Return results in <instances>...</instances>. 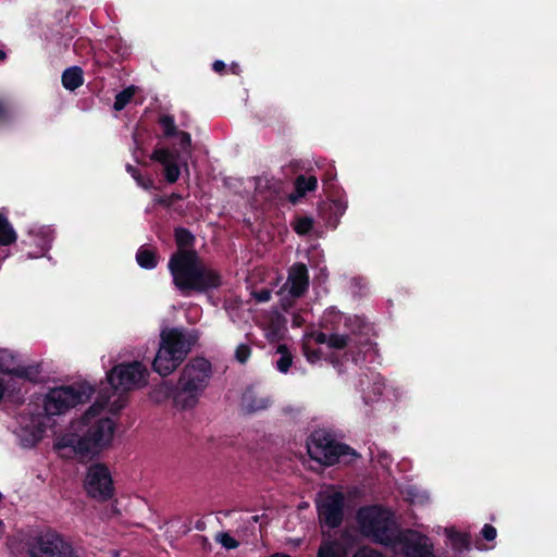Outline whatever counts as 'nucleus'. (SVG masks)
I'll list each match as a JSON object with an SVG mask.
<instances>
[{
    "label": "nucleus",
    "instance_id": "obj_40",
    "mask_svg": "<svg viewBox=\"0 0 557 557\" xmlns=\"http://www.w3.org/2000/svg\"><path fill=\"white\" fill-rule=\"evenodd\" d=\"M481 534L486 541L491 542V541L495 540V537L497 535V531L492 524L486 523L482 528Z\"/></svg>",
    "mask_w": 557,
    "mask_h": 557
},
{
    "label": "nucleus",
    "instance_id": "obj_20",
    "mask_svg": "<svg viewBox=\"0 0 557 557\" xmlns=\"http://www.w3.org/2000/svg\"><path fill=\"white\" fill-rule=\"evenodd\" d=\"M62 85L66 90L74 91L84 84V72L79 66H71L62 73Z\"/></svg>",
    "mask_w": 557,
    "mask_h": 557
},
{
    "label": "nucleus",
    "instance_id": "obj_54",
    "mask_svg": "<svg viewBox=\"0 0 557 557\" xmlns=\"http://www.w3.org/2000/svg\"><path fill=\"white\" fill-rule=\"evenodd\" d=\"M364 377L367 379V382H370L369 375L364 374Z\"/></svg>",
    "mask_w": 557,
    "mask_h": 557
},
{
    "label": "nucleus",
    "instance_id": "obj_24",
    "mask_svg": "<svg viewBox=\"0 0 557 557\" xmlns=\"http://www.w3.org/2000/svg\"><path fill=\"white\" fill-rule=\"evenodd\" d=\"M41 373V364L35 363V364H28V366H22L20 364L18 368H16V371L14 372L13 376H16L18 379H23L33 383L39 382V376Z\"/></svg>",
    "mask_w": 557,
    "mask_h": 557
},
{
    "label": "nucleus",
    "instance_id": "obj_18",
    "mask_svg": "<svg viewBox=\"0 0 557 557\" xmlns=\"http://www.w3.org/2000/svg\"><path fill=\"white\" fill-rule=\"evenodd\" d=\"M174 240L177 246V250L175 252H197L194 249L196 237L188 228L183 226L175 227Z\"/></svg>",
    "mask_w": 557,
    "mask_h": 557
},
{
    "label": "nucleus",
    "instance_id": "obj_7",
    "mask_svg": "<svg viewBox=\"0 0 557 557\" xmlns=\"http://www.w3.org/2000/svg\"><path fill=\"white\" fill-rule=\"evenodd\" d=\"M306 446L309 457L324 467H331L341 461L349 463L358 456L355 449L337 442L325 430L313 431Z\"/></svg>",
    "mask_w": 557,
    "mask_h": 557
},
{
    "label": "nucleus",
    "instance_id": "obj_27",
    "mask_svg": "<svg viewBox=\"0 0 557 557\" xmlns=\"http://www.w3.org/2000/svg\"><path fill=\"white\" fill-rule=\"evenodd\" d=\"M159 125L162 128L164 138H173L176 136L178 129L175 124V120L173 115L163 114L158 120Z\"/></svg>",
    "mask_w": 557,
    "mask_h": 557
},
{
    "label": "nucleus",
    "instance_id": "obj_15",
    "mask_svg": "<svg viewBox=\"0 0 557 557\" xmlns=\"http://www.w3.org/2000/svg\"><path fill=\"white\" fill-rule=\"evenodd\" d=\"M150 159L160 163L164 170V177L168 183L177 182L181 170L177 164V152L171 151L169 148L158 147L152 151Z\"/></svg>",
    "mask_w": 557,
    "mask_h": 557
},
{
    "label": "nucleus",
    "instance_id": "obj_25",
    "mask_svg": "<svg viewBox=\"0 0 557 557\" xmlns=\"http://www.w3.org/2000/svg\"><path fill=\"white\" fill-rule=\"evenodd\" d=\"M447 536L455 550L462 553L463 550H468L470 548V536L467 533L450 530L448 531Z\"/></svg>",
    "mask_w": 557,
    "mask_h": 557
},
{
    "label": "nucleus",
    "instance_id": "obj_30",
    "mask_svg": "<svg viewBox=\"0 0 557 557\" xmlns=\"http://www.w3.org/2000/svg\"><path fill=\"white\" fill-rule=\"evenodd\" d=\"M126 171H127V173H129L132 175V177L136 181V183L144 189L149 190L154 187L153 180L151 177L141 175L140 171L136 166H134L132 164H127Z\"/></svg>",
    "mask_w": 557,
    "mask_h": 557
},
{
    "label": "nucleus",
    "instance_id": "obj_9",
    "mask_svg": "<svg viewBox=\"0 0 557 557\" xmlns=\"http://www.w3.org/2000/svg\"><path fill=\"white\" fill-rule=\"evenodd\" d=\"M94 393V387L88 384L51 388L45 396L44 411L48 417L62 414L78 404L89 400Z\"/></svg>",
    "mask_w": 557,
    "mask_h": 557
},
{
    "label": "nucleus",
    "instance_id": "obj_35",
    "mask_svg": "<svg viewBox=\"0 0 557 557\" xmlns=\"http://www.w3.org/2000/svg\"><path fill=\"white\" fill-rule=\"evenodd\" d=\"M371 380L373 382L372 392L374 395H382L385 382L384 377L377 372H371Z\"/></svg>",
    "mask_w": 557,
    "mask_h": 557
},
{
    "label": "nucleus",
    "instance_id": "obj_46",
    "mask_svg": "<svg viewBox=\"0 0 557 557\" xmlns=\"http://www.w3.org/2000/svg\"><path fill=\"white\" fill-rule=\"evenodd\" d=\"M336 210L339 211L341 214L345 212L346 206H344L339 200L334 202Z\"/></svg>",
    "mask_w": 557,
    "mask_h": 557
},
{
    "label": "nucleus",
    "instance_id": "obj_8",
    "mask_svg": "<svg viewBox=\"0 0 557 557\" xmlns=\"http://www.w3.org/2000/svg\"><path fill=\"white\" fill-rule=\"evenodd\" d=\"M22 549L28 557H76L73 546L52 530L27 535Z\"/></svg>",
    "mask_w": 557,
    "mask_h": 557
},
{
    "label": "nucleus",
    "instance_id": "obj_12",
    "mask_svg": "<svg viewBox=\"0 0 557 557\" xmlns=\"http://www.w3.org/2000/svg\"><path fill=\"white\" fill-rule=\"evenodd\" d=\"M318 518L321 524L336 529L344 520L345 496L342 492L325 493L315 500Z\"/></svg>",
    "mask_w": 557,
    "mask_h": 557
},
{
    "label": "nucleus",
    "instance_id": "obj_50",
    "mask_svg": "<svg viewBox=\"0 0 557 557\" xmlns=\"http://www.w3.org/2000/svg\"><path fill=\"white\" fill-rule=\"evenodd\" d=\"M354 320H355L356 322H359L358 327H359V329H361V320H360V318H359V317H355V318H354Z\"/></svg>",
    "mask_w": 557,
    "mask_h": 557
},
{
    "label": "nucleus",
    "instance_id": "obj_17",
    "mask_svg": "<svg viewBox=\"0 0 557 557\" xmlns=\"http://www.w3.org/2000/svg\"><path fill=\"white\" fill-rule=\"evenodd\" d=\"M294 188L295 190L287 196V199L292 205H297L307 193L314 191L318 188V178L314 175L299 174L294 181Z\"/></svg>",
    "mask_w": 557,
    "mask_h": 557
},
{
    "label": "nucleus",
    "instance_id": "obj_49",
    "mask_svg": "<svg viewBox=\"0 0 557 557\" xmlns=\"http://www.w3.org/2000/svg\"><path fill=\"white\" fill-rule=\"evenodd\" d=\"M7 58V54L3 50H0V60H4Z\"/></svg>",
    "mask_w": 557,
    "mask_h": 557
},
{
    "label": "nucleus",
    "instance_id": "obj_1",
    "mask_svg": "<svg viewBox=\"0 0 557 557\" xmlns=\"http://www.w3.org/2000/svg\"><path fill=\"white\" fill-rule=\"evenodd\" d=\"M148 375L146 367L139 361L119 363L108 373L107 380L111 391L99 392L96 401L83 416L84 424L88 425L89 420L98 416L103 409L117 414L126 405L125 394L141 383L146 382Z\"/></svg>",
    "mask_w": 557,
    "mask_h": 557
},
{
    "label": "nucleus",
    "instance_id": "obj_51",
    "mask_svg": "<svg viewBox=\"0 0 557 557\" xmlns=\"http://www.w3.org/2000/svg\"><path fill=\"white\" fill-rule=\"evenodd\" d=\"M387 460H388V456L387 455H383L381 462H387Z\"/></svg>",
    "mask_w": 557,
    "mask_h": 557
},
{
    "label": "nucleus",
    "instance_id": "obj_32",
    "mask_svg": "<svg viewBox=\"0 0 557 557\" xmlns=\"http://www.w3.org/2000/svg\"><path fill=\"white\" fill-rule=\"evenodd\" d=\"M250 355H251V348L247 344H239L235 350V358L242 364L247 362Z\"/></svg>",
    "mask_w": 557,
    "mask_h": 557
},
{
    "label": "nucleus",
    "instance_id": "obj_42",
    "mask_svg": "<svg viewBox=\"0 0 557 557\" xmlns=\"http://www.w3.org/2000/svg\"><path fill=\"white\" fill-rule=\"evenodd\" d=\"M336 178V172H335V169L334 168H330L327 169L323 176L321 177L323 184L325 185H332L333 182L335 181Z\"/></svg>",
    "mask_w": 557,
    "mask_h": 557
},
{
    "label": "nucleus",
    "instance_id": "obj_6",
    "mask_svg": "<svg viewBox=\"0 0 557 557\" xmlns=\"http://www.w3.org/2000/svg\"><path fill=\"white\" fill-rule=\"evenodd\" d=\"M196 337L178 329L162 331L160 347L152 361V369L161 376L171 374L187 357Z\"/></svg>",
    "mask_w": 557,
    "mask_h": 557
},
{
    "label": "nucleus",
    "instance_id": "obj_10",
    "mask_svg": "<svg viewBox=\"0 0 557 557\" xmlns=\"http://www.w3.org/2000/svg\"><path fill=\"white\" fill-rule=\"evenodd\" d=\"M373 343L366 338L357 343L350 335H342L337 333L330 334L327 346L336 350L348 349L343 355L332 352L329 356L330 363L337 370L339 374L344 373V364L346 361L351 360L356 366L359 364L361 354H367L373 349Z\"/></svg>",
    "mask_w": 557,
    "mask_h": 557
},
{
    "label": "nucleus",
    "instance_id": "obj_4",
    "mask_svg": "<svg viewBox=\"0 0 557 557\" xmlns=\"http://www.w3.org/2000/svg\"><path fill=\"white\" fill-rule=\"evenodd\" d=\"M114 432L113 420L100 418L88 426L84 435H64L57 442L55 447L70 449L81 460L91 459L111 444Z\"/></svg>",
    "mask_w": 557,
    "mask_h": 557
},
{
    "label": "nucleus",
    "instance_id": "obj_2",
    "mask_svg": "<svg viewBox=\"0 0 557 557\" xmlns=\"http://www.w3.org/2000/svg\"><path fill=\"white\" fill-rule=\"evenodd\" d=\"M168 268L174 286L184 296L208 293L223 284L220 271L206 265L197 252H173Z\"/></svg>",
    "mask_w": 557,
    "mask_h": 557
},
{
    "label": "nucleus",
    "instance_id": "obj_19",
    "mask_svg": "<svg viewBox=\"0 0 557 557\" xmlns=\"http://www.w3.org/2000/svg\"><path fill=\"white\" fill-rule=\"evenodd\" d=\"M136 261L138 265L146 270H152L157 268L159 263V255L156 248L147 245H143L136 252Z\"/></svg>",
    "mask_w": 557,
    "mask_h": 557
},
{
    "label": "nucleus",
    "instance_id": "obj_31",
    "mask_svg": "<svg viewBox=\"0 0 557 557\" xmlns=\"http://www.w3.org/2000/svg\"><path fill=\"white\" fill-rule=\"evenodd\" d=\"M183 197L178 193H172L170 196H158L156 203L164 208H171L175 201L182 200Z\"/></svg>",
    "mask_w": 557,
    "mask_h": 557
},
{
    "label": "nucleus",
    "instance_id": "obj_39",
    "mask_svg": "<svg viewBox=\"0 0 557 557\" xmlns=\"http://www.w3.org/2000/svg\"><path fill=\"white\" fill-rule=\"evenodd\" d=\"M271 290L269 288H261L252 292V297L257 302H267L271 299Z\"/></svg>",
    "mask_w": 557,
    "mask_h": 557
},
{
    "label": "nucleus",
    "instance_id": "obj_52",
    "mask_svg": "<svg viewBox=\"0 0 557 557\" xmlns=\"http://www.w3.org/2000/svg\"><path fill=\"white\" fill-rule=\"evenodd\" d=\"M364 377L367 379V382H370L369 375L364 374Z\"/></svg>",
    "mask_w": 557,
    "mask_h": 557
},
{
    "label": "nucleus",
    "instance_id": "obj_41",
    "mask_svg": "<svg viewBox=\"0 0 557 557\" xmlns=\"http://www.w3.org/2000/svg\"><path fill=\"white\" fill-rule=\"evenodd\" d=\"M10 119V109L4 98L0 97V124Z\"/></svg>",
    "mask_w": 557,
    "mask_h": 557
},
{
    "label": "nucleus",
    "instance_id": "obj_47",
    "mask_svg": "<svg viewBox=\"0 0 557 557\" xmlns=\"http://www.w3.org/2000/svg\"><path fill=\"white\" fill-rule=\"evenodd\" d=\"M230 69L233 74L238 75L240 73V67L237 63H232Z\"/></svg>",
    "mask_w": 557,
    "mask_h": 557
},
{
    "label": "nucleus",
    "instance_id": "obj_48",
    "mask_svg": "<svg viewBox=\"0 0 557 557\" xmlns=\"http://www.w3.org/2000/svg\"><path fill=\"white\" fill-rule=\"evenodd\" d=\"M359 383H360V386H361L362 388H364V386L367 385V382H366V380L363 379V376H361V377H360Z\"/></svg>",
    "mask_w": 557,
    "mask_h": 557
},
{
    "label": "nucleus",
    "instance_id": "obj_44",
    "mask_svg": "<svg viewBox=\"0 0 557 557\" xmlns=\"http://www.w3.org/2000/svg\"><path fill=\"white\" fill-rule=\"evenodd\" d=\"M226 69V65L221 60H215L212 64V70L218 74H223Z\"/></svg>",
    "mask_w": 557,
    "mask_h": 557
},
{
    "label": "nucleus",
    "instance_id": "obj_5",
    "mask_svg": "<svg viewBox=\"0 0 557 557\" xmlns=\"http://www.w3.org/2000/svg\"><path fill=\"white\" fill-rule=\"evenodd\" d=\"M357 520L362 534L374 543L392 548L398 545L401 530L389 509L379 505L362 507Z\"/></svg>",
    "mask_w": 557,
    "mask_h": 557
},
{
    "label": "nucleus",
    "instance_id": "obj_29",
    "mask_svg": "<svg viewBox=\"0 0 557 557\" xmlns=\"http://www.w3.org/2000/svg\"><path fill=\"white\" fill-rule=\"evenodd\" d=\"M277 352L281 355L276 361V368L282 373H287L293 363V356L285 345H280Z\"/></svg>",
    "mask_w": 557,
    "mask_h": 557
},
{
    "label": "nucleus",
    "instance_id": "obj_22",
    "mask_svg": "<svg viewBox=\"0 0 557 557\" xmlns=\"http://www.w3.org/2000/svg\"><path fill=\"white\" fill-rule=\"evenodd\" d=\"M17 235L8 218L0 213V246H10L16 242Z\"/></svg>",
    "mask_w": 557,
    "mask_h": 557
},
{
    "label": "nucleus",
    "instance_id": "obj_13",
    "mask_svg": "<svg viewBox=\"0 0 557 557\" xmlns=\"http://www.w3.org/2000/svg\"><path fill=\"white\" fill-rule=\"evenodd\" d=\"M53 242V231L49 227H40L38 231H29L28 239L21 240V250L26 251L28 258L44 256Z\"/></svg>",
    "mask_w": 557,
    "mask_h": 557
},
{
    "label": "nucleus",
    "instance_id": "obj_43",
    "mask_svg": "<svg viewBox=\"0 0 557 557\" xmlns=\"http://www.w3.org/2000/svg\"><path fill=\"white\" fill-rule=\"evenodd\" d=\"M311 336L317 344H326L327 345L329 338H330V335H327L326 333L321 332V331L312 333Z\"/></svg>",
    "mask_w": 557,
    "mask_h": 557
},
{
    "label": "nucleus",
    "instance_id": "obj_14",
    "mask_svg": "<svg viewBox=\"0 0 557 557\" xmlns=\"http://www.w3.org/2000/svg\"><path fill=\"white\" fill-rule=\"evenodd\" d=\"M398 545L403 546L406 557H434L432 545L426 543L425 536L416 531H401Z\"/></svg>",
    "mask_w": 557,
    "mask_h": 557
},
{
    "label": "nucleus",
    "instance_id": "obj_11",
    "mask_svg": "<svg viewBox=\"0 0 557 557\" xmlns=\"http://www.w3.org/2000/svg\"><path fill=\"white\" fill-rule=\"evenodd\" d=\"M84 486L88 496L98 502H107L114 496L111 472L104 463L88 467Z\"/></svg>",
    "mask_w": 557,
    "mask_h": 557
},
{
    "label": "nucleus",
    "instance_id": "obj_53",
    "mask_svg": "<svg viewBox=\"0 0 557 557\" xmlns=\"http://www.w3.org/2000/svg\"><path fill=\"white\" fill-rule=\"evenodd\" d=\"M364 377L367 379V382H370L369 375L364 374Z\"/></svg>",
    "mask_w": 557,
    "mask_h": 557
},
{
    "label": "nucleus",
    "instance_id": "obj_36",
    "mask_svg": "<svg viewBox=\"0 0 557 557\" xmlns=\"http://www.w3.org/2000/svg\"><path fill=\"white\" fill-rule=\"evenodd\" d=\"M180 139V146L184 152H190L191 148V136L189 133L184 131H178L176 136Z\"/></svg>",
    "mask_w": 557,
    "mask_h": 557
},
{
    "label": "nucleus",
    "instance_id": "obj_37",
    "mask_svg": "<svg viewBox=\"0 0 557 557\" xmlns=\"http://www.w3.org/2000/svg\"><path fill=\"white\" fill-rule=\"evenodd\" d=\"M352 557H383V554L370 546H362L355 552Z\"/></svg>",
    "mask_w": 557,
    "mask_h": 557
},
{
    "label": "nucleus",
    "instance_id": "obj_3",
    "mask_svg": "<svg viewBox=\"0 0 557 557\" xmlns=\"http://www.w3.org/2000/svg\"><path fill=\"white\" fill-rule=\"evenodd\" d=\"M212 374V363L208 359H190L184 366L176 384L169 388L173 405L181 410L195 408L209 386Z\"/></svg>",
    "mask_w": 557,
    "mask_h": 557
},
{
    "label": "nucleus",
    "instance_id": "obj_38",
    "mask_svg": "<svg viewBox=\"0 0 557 557\" xmlns=\"http://www.w3.org/2000/svg\"><path fill=\"white\" fill-rule=\"evenodd\" d=\"M304 355L310 363H314L322 358V351L320 349H312L307 344L302 346Z\"/></svg>",
    "mask_w": 557,
    "mask_h": 557
},
{
    "label": "nucleus",
    "instance_id": "obj_26",
    "mask_svg": "<svg viewBox=\"0 0 557 557\" xmlns=\"http://www.w3.org/2000/svg\"><path fill=\"white\" fill-rule=\"evenodd\" d=\"M136 87L131 85L123 90H121L116 96L113 103V109L115 111H122L132 100L136 92Z\"/></svg>",
    "mask_w": 557,
    "mask_h": 557
},
{
    "label": "nucleus",
    "instance_id": "obj_21",
    "mask_svg": "<svg viewBox=\"0 0 557 557\" xmlns=\"http://www.w3.org/2000/svg\"><path fill=\"white\" fill-rule=\"evenodd\" d=\"M243 408L248 413H253L258 410L267 409L270 405V399L265 397H257L251 388H248L243 395Z\"/></svg>",
    "mask_w": 557,
    "mask_h": 557
},
{
    "label": "nucleus",
    "instance_id": "obj_33",
    "mask_svg": "<svg viewBox=\"0 0 557 557\" xmlns=\"http://www.w3.org/2000/svg\"><path fill=\"white\" fill-rule=\"evenodd\" d=\"M317 557H341L334 543H324L319 547Z\"/></svg>",
    "mask_w": 557,
    "mask_h": 557
},
{
    "label": "nucleus",
    "instance_id": "obj_28",
    "mask_svg": "<svg viewBox=\"0 0 557 557\" xmlns=\"http://www.w3.org/2000/svg\"><path fill=\"white\" fill-rule=\"evenodd\" d=\"M314 221L311 216H296L292 223L293 230L300 236L308 235L313 228Z\"/></svg>",
    "mask_w": 557,
    "mask_h": 557
},
{
    "label": "nucleus",
    "instance_id": "obj_45",
    "mask_svg": "<svg viewBox=\"0 0 557 557\" xmlns=\"http://www.w3.org/2000/svg\"><path fill=\"white\" fill-rule=\"evenodd\" d=\"M5 391H7V386H5L4 380L2 377H0V404L2 403V400L4 398Z\"/></svg>",
    "mask_w": 557,
    "mask_h": 557
},
{
    "label": "nucleus",
    "instance_id": "obj_16",
    "mask_svg": "<svg viewBox=\"0 0 557 557\" xmlns=\"http://www.w3.org/2000/svg\"><path fill=\"white\" fill-rule=\"evenodd\" d=\"M287 284L293 297L302 296L309 287V273L305 263L297 262L288 271Z\"/></svg>",
    "mask_w": 557,
    "mask_h": 557
},
{
    "label": "nucleus",
    "instance_id": "obj_34",
    "mask_svg": "<svg viewBox=\"0 0 557 557\" xmlns=\"http://www.w3.org/2000/svg\"><path fill=\"white\" fill-rule=\"evenodd\" d=\"M218 541L226 549H235L239 546V542L228 533H221L218 536Z\"/></svg>",
    "mask_w": 557,
    "mask_h": 557
},
{
    "label": "nucleus",
    "instance_id": "obj_23",
    "mask_svg": "<svg viewBox=\"0 0 557 557\" xmlns=\"http://www.w3.org/2000/svg\"><path fill=\"white\" fill-rule=\"evenodd\" d=\"M20 363L17 356L9 349L0 350V372L8 375H13L18 368Z\"/></svg>",
    "mask_w": 557,
    "mask_h": 557
}]
</instances>
